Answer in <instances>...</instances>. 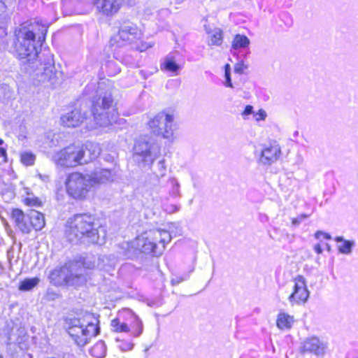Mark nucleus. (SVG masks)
<instances>
[{
    "label": "nucleus",
    "instance_id": "f3484780",
    "mask_svg": "<svg viewBox=\"0 0 358 358\" xmlns=\"http://www.w3.org/2000/svg\"><path fill=\"white\" fill-rule=\"evenodd\" d=\"M85 115L79 109H74L61 117V123L66 127H77L84 121Z\"/></svg>",
    "mask_w": 358,
    "mask_h": 358
},
{
    "label": "nucleus",
    "instance_id": "37998d69",
    "mask_svg": "<svg viewBox=\"0 0 358 358\" xmlns=\"http://www.w3.org/2000/svg\"><path fill=\"white\" fill-rule=\"evenodd\" d=\"M259 115H260V117L262 120H264L266 116V112L263 110H259Z\"/></svg>",
    "mask_w": 358,
    "mask_h": 358
},
{
    "label": "nucleus",
    "instance_id": "72a5a7b5",
    "mask_svg": "<svg viewBox=\"0 0 358 358\" xmlns=\"http://www.w3.org/2000/svg\"><path fill=\"white\" fill-rule=\"evenodd\" d=\"M224 78L225 83L224 85L226 87L233 88L234 85L231 79V66L229 64H227L224 66Z\"/></svg>",
    "mask_w": 358,
    "mask_h": 358
},
{
    "label": "nucleus",
    "instance_id": "4468645a",
    "mask_svg": "<svg viewBox=\"0 0 358 358\" xmlns=\"http://www.w3.org/2000/svg\"><path fill=\"white\" fill-rule=\"evenodd\" d=\"M282 155L281 148L277 142L274 141L264 145L259 158V162L263 165H271L277 162Z\"/></svg>",
    "mask_w": 358,
    "mask_h": 358
},
{
    "label": "nucleus",
    "instance_id": "aec40b11",
    "mask_svg": "<svg viewBox=\"0 0 358 358\" xmlns=\"http://www.w3.org/2000/svg\"><path fill=\"white\" fill-rule=\"evenodd\" d=\"M83 147V164H87L90 161L95 159L101 152V149L98 144L94 143H87L85 147Z\"/></svg>",
    "mask_w": 358,
    "mask_h": 358
},
{
    "label": "nucleus",
    "instance_id": "2eb2a0df",
    "mask_svg": "<svg viewBox=\"0 0 358 358\" xmlns=\"http://www.w3.org/2000/svg\"><path fill=\"white\" fill-rule=\"evenodd\" d=\"M327 344L317 336H312L306 338L301 346L302 353H311L317 357L323 356L325 354Z\"/></svg>",
    "mask_w": 358,
    "mask_h": 358
},
{
    "label": "nucleus",
    "instance_id": "bb28decb",
    "mask_svg": "<svg viewBox=\"0 0 358 358\" xmlns=\"http://www.w3.org/2000/svg\"><path fill=\"white\" fill-rule=\"evenodd\" d=\"M294 322L293 317L285 313L280 314L277 320V326L281 329H289Z\"/></svg>",
    "mask_w": 358,
    "mask_h": 358
},
{
    "label": "nucleus",
    "instance_id": "6ab92c4d",
    "mask_svg": "<svg viewBox=\"0 0 358 358\" xmlns=\"http://www.w3.org/2000/svg\"><path fill=\"white\" fill-rule=\"evenodd\" d=\"M11 217L17 228L22 233L29 234L31 231V225L29 222V214L26 215L22 210L16 208L13 210Z\"/></svg>",
    "mask_w": 358,
    "mask_h": 358
},
{
    "label": "nucleus",
    "instance_id": "5701e85b",
    "mask_svg": "<svg viewBox=\"0 0 358 358\" xmlns=\"http://www.w3.org/2000/svg\"><path fill=\"white\" fill-rule=\"evenodd\" d=\"M205 30L207 33L210 34L206 25L204 26ZM210 39L209 45H220L222 43V31L219 28H215L211 32L210 36Z\"/></svg>",
    "mask_w": 358,
    "mask_h": 358
},
{
    "label": "nucleus",
    "instance_id": "1a4fd4ad",
    "mask_svg": "<svg viewBox=\"0 0 358 358\" xmlns=\"http://www.w3.org/2000/svg\"><path fill=\"white\" fill-rule=\"evenodd\" d=\"M68 194L75 199H83L92 187L88 174L75 172L69 175L66 181Z\"/></svg>",
    "mask_w": 358,
    "mask_h": 358
},
{
    "label": "nucleus",
    "instance_id": "2f4dec72",
    "mask_svg": "<svg viewBox=\"0 0 358 358\" xmlns=\"http://www.w3.org/2000/svg\"><path fill=\"white\" fill-rule=\"evenodd\" d=\"M20 160L23 164L31 166L34 164L36 156L31 152H24L20 155Z\"/></svg>",
    "mask_w": 358,
    "mask_h": 358
},
{
    "label": "nucleus",
    "instance_id": "09e8293b",
    "mask_svg": "<svg viewBox=\"0 0 358 358\" xmlns=\"http://www.w3.org/2000/svg\"><path fill=\"white\" fill-rule=\"evenodd\" d=\"M132 347H133V345L130 344L129 347V349L131 350L132 348Z\"/></svg>",
    "mask_w": 358,
    "mask_h": 358
},
{
    "label": "nucleus",
    "instance_id": "c03bdc74",
    "mask_svg": "<svg viewBox=\"0 0 358 358\" xmlns=\"http://www.w3.org/2000/svg\"><path fill=\"white\" fill-rule=\"evenodd\" d=\"M321 235H323V231H317L315 234V236L316 238H319L320 237Z\"/></svg>",
    "mask_w": 358,
    "mask_h": 358
},
{
    "label": "nucleus",
    "instance_id": "9b49d317",
    "mask_svg": "<svg viewBox=\"0 0 358 358\" xmlns=\"http://www.w3.org/2000/svg\"><path fill=\"white\" fill-rule=\"evenodd\" d=\"M83 147L74 144L60 150L52 156V160L57 165L65 167L83 164Z\"/></svg>",
    "mask_w": 358,
    "mask_h": 358
},
{
    "label": "nucleus",
    "instance_id": "a18cd8bd",
    "mask_svg": "<svg viewBox=\"0 0 358 358\" xmlns=\"http://www.w3.org/2000/svg\"><path fill=\"white\" fill-rule=\"evenodd\" d=\"M323 236H324V238L326 239H331V236L329 234H327V233L323 232Z\"/></svg>",
    "mask_w": 358,
    "mask_h": 358
},
{
    "label": "nucleus",
    "instance_id": "6e6552de",
    "mask_svg": "<svg viewBox=\"0 0 358 358\" xmlns=\"http://www.w3.org/2000/svg\"><path fill=\"white\" fill-rule=\"evenodd\" d=\"M100 329L97 324L89 322L84 326L80 320H73L68 328V334L75 343L80 347L85 346L90 340L99 333Z\"/></svg>",
    "mask_w": 358,
    "mask_h": 358
},
{
    "label": "nucleus",
    "instance_id": "ddd939ff",
    "mask_svg": "<svg viewBox=\"0 0 358 358\" xmlns=\"http://www.w3.org/2000/svg\"><path fill=\"white\" fill-rule=\"evenodd\" d=\"M310 292L308 290L305 278L303 275H298L294 278V291L289 295L288 300L293 306L294 304L305 303L309 297Z\"/></svg>",
    "mask_w": 358,
    "mask_h": 358
},
{
    "label": "nucleus",
    "instance_id": "f704fd0d",
    "mask_svg": "<svg viewBox=\"0 0 358 358\" xmlns=\"http://www.w3.org/2000/svg\"><path fill=\"white\" fill-rule=\"evenodd\" d=\"M157 169L159 171V175L157 176L164 177L166 174V166L164 159L160 160L157 163Z\"/></svg>",
    "mask_w": 358,
    "mask_h": 358
},
{
    "label": "nucleus",
    "instance_id": "ea45409f",
    "mask_svg": "<svg viewBox=\"0 0 358 358\" xmlns=\"http://www.w3.org/2000/svg\"><path fill=\"white\" fill-rule=\"evenodd\" d=\"M3 144L4 141L2 139H0V157L6 158V150L3 147Z\"/></svg>",
    "mask_w": 358,
    "mask_h": 358
},
{
    "label": "nucleus",
    "instance_id": "a19ab883",
    "mask_svg": "<svg viewBox=\"0 0 358 358\" xmlns=\"http://www.w3.org/2000/svg\"><path fill=\"white\" fill-rule=\"evenodd\" d=\"M253 113V107L250 105H248L245 106V110H243L242 115H248Z\"/></svg>",
    "mask_w": 358,
    "mask_h": 358
},
{
    "label": "nucleus",
    "instance_id": "dca6fc26",
    "mask_svg": "<svg viewBox=\"0 0 358 358\" xmlns=\"http://www.w3.org/2000/svg\"><path fill=\"white\" fill-rule=\"evenodd\" d=\"M122 1V0H93V3L99 11L108 15L119 10Z\"/></svg>",
    "mask_w": 358,
    "mask_h": 358
},
{
    "label": "nucleus",
    "instance_id": "e433bc0d",
    "mask_svg": "<svg viewBox=\"0 0 358 358\" xmlns=\"http://www.w3.org/2000/svg\"><path fill=\"white\" fill-rule=\"evenodd\" d=\"M308 217V215H306V214H301L299 216H298L297 217H295V218H293L292 219V225L294 226H298L299 224H300V223L303 220H305L306 218H307Z\"/></svg>",
    "mask_w": 358,
    "mask_h": 358
},
{
    "label": "nucleus",
    "instance_id": "20e7f679",
    "mask_svg": "<svg viewBox=\"0 0 358 358\" xmlns=\"http://www.w3.org/2000/svg\"><path fill=\"white\" fill-rule=\"evenodd\" d=\"M49 279L55 286H78L87 280L85 268L76 262L55 268L50 272Z\"/></svg>",
    "mask_w": 358,
    "mask_h": 358
},
{
    "label": "nucleus",
    "instance_id": "a211bd4d",
    "mask_svg": "<svg viewBox=\"0 0 358 358\" xmlns=\"http://www.w3.org/2000/svg\"><path fill=\"white\" fill-rule=\"evenodd\" d=\"M88 176L93 186L113 181L115 177V173L111 169H101L94 171L91 174H88Z\"/></svg>",
    "mask_w": 358,
    "mask_h": 358
},
{
    "label": "nucleus",
    "instance_id": "c756f323",
    "mask_svg": "<svg viewBox=\"0 0 358 358\" xmlns=\"http://www.w3.org/2000/svg\"><path fill=\"white\" fill-rule=\"evenodd\" d=\"M39 282L38 278H26L20 283L18 289L20 291H29L35 287Z\"/></svg>",
    "mask_w": 358,
    "mask_h": 358
},
{
    "label": "nucleus",
    "instance_id": "c9c22d12",
    "mask_svg": "<svg viewBox=\"0 0 358 358\" xmlns=\"http://www.w3.org/2000/svg\"><path fill=\"white\" fill-rule=\"evenodd\" d=\"M248 68L243 62H238L234 66V72L238 74H242L243 71Z\"/></svg>",
    "mask_w": 358,
    "mask_h": 358
},
{
    "label": "nucleus",
    "instance_id": "8fccbe9b",
    "mask_svg": "<svg viewBox=\"0 0 358 358\" xmlns=\"http://www.w3.org/2000/svg\"><path fill=\"white\" fill-rule=\"evenodd\" d=\"M0 358H3L1 355H0Z\"/></svg>",
    "mask_w": 358,
    "mask_h": 358
},
{
    "label": "nucleus",
    "instance_id": "cd10ccee",
    "mask_svg": "<svg viewBox=\"0 0 358 358\" xmlns=\"http://www.w3.org/2000/svg\"><path fill=\"white\" fill-rule=\"evenodd\" d=\"M169 194L172 197L180 196V184L176 178H169L167 180Z\"/></svg>",
    "mask_w": 358,
    "mask_h": 358
},
{
    "label": "nucleus",
    "instance_id": "423d86ee",
    "mask_svg": "<svg viewBox=\"0 0 358 358\" xmlns=\"http://www.w3.org/2000/svg\"><path fill=\"white\" fill-rule=\"evenodd\" d=\"M133 159L140 167H150L160 155V148L149 136H140L134 143Z\"/></svg>",
    "mask_w": 358,
    "mask_h": 358
},
{
    "label": "nucleus",
    "instance_id": "4c0bfd02",
    "mask_svg": "<svg viewBox=\"0 0 358 358\" xmlns=\"http://www.w3.org/2000/svg\"><path fill=\"white\" fill-rule=\"evenodd\" d=\"M7 35L6 28L4 24L3 18L0 21V38H3Z\"/></svg>",
    "mask_w": 358,
    "mask_h": 358
},
{
    "label": "nucleus",
    "instance_id": "b1692460",
    "mask_svg": "<svg viewBox=\"0 0 358 358\" xmlns=\"http://www.w3.org/2000/svg\"><path fill=\"white\" fill-rule=\"evenodd\" d=\"M250 39L245 35L236 34L231 43V48L234 50L245 48L250 45Z\"/></svg>",
    "mask_w": 358,
    "mask_h": 358
},
{
    "label": "nucleus",
    "instance_id": "0eeeda50",
    "mask_svg": "<svg viewBox=\"0 0 358 358\" xmlns=\"http://www.w3.org/2000/svg\"><path fill=\"white\" fill-rule=\"evenodd\" d=\"M147 125L153 135L162 137L169 142L173 141L176 125L173 115L164 111L159 112L150 118Z\"/></svg>",
    "mask_w": 358,
    "mask_h": 358
},
{
    "label": "nucleus",
    "instance_id": "473e14b6",
    "mask_svg": "<svg viewBox=\"0 0 358 358\" xmlns=\"http://www.w3.org/2000/svg\"><path fill=\"white\" fill-rule=\"evenodd\" d=\"M142 322L137 317H135L134 326L132 327V334L135 336H139L143 332Z\"/></svg>",
    "mask_w": 358,
    "mask_h": 358
},
{
    "label": "nucleus",
    "instance_id": "49530a36",
    "mask_svg": "<svg viewBox=\"0 0 358 358\" xmlns=\"http://www.w3.org/2000/svg\"><path fill=\"white\" fill-rule=\"evenodd\" d=\"M327 250L330 252L331 251V246L329 244H327Z\"/></svg>",
    "mask_w": 358,
    "mask_h": 358
},
{
    "label": "nucleus",
    "instance_id": "412c9836",
    "mask_svg": "<svg viewBox=\"0 0 358 358\" xmlns=\"http://www.w3.org/2000/svg\"><path fill=\"white\" fill-rule=\"evenodd\" d=\"M29 222L31 229L33 228L36 231L41 230L45 226L44 215L36 210H31L29 213Z\"/></svg>",
    "mask_w": 358,
    "mask_h": 358
},
{
    "label": "nucleus",
    "instance_id": "f8f14e48",
    "mask_svg": "<svg viewBox=\"0 0 358 358\" xmlns=\"http://www.w3.org/2000/svg\"><path fill=\"white\" fill-rule=\"evenodd\" d=\"M141 31L136 24L128 19H121L119 21L117 36L111 38L110 44L113 46L115 43H118L117 38H119L123 43H136L141 39Z\"/></svg>",
    "mask_w": 358,
    "mask_h": 358
},
{
    "label": "nucleus",
    "instance_id": "f03ea898",
    "mask_svg": "<svg viewBox=\"0 0 358 358\" xmlns=\"http://www.w3.org/2000/svg\"><path fill=\"white\" fill-rule=\"evenodd\" d=\"M95 217L87 213L77 214L68 222L66 231L69 241L76 243H88L102 244L104 241V233L102 237L99 232V226L95 222Z\"/></svg>",
    "mask_w": 358,
    "mask_h": 358
},
{
    "label": "nucleus",
    "instance_id": "58836bf2",
    "mask_svg": "<svg viewBox=\"0 0 358 358\" xmlns=\"http://www.w3.org/2000/svg\"><path fill=\"white\" fill-rule=\"evenodd\" d=\"M187 279L186 277H183V276H176V278H172L171 280V284L173 285H178L179 283H180L181 282Z\"/></svg>",
    "mask_w": 358,
    "mask_h": 358
},
{
    "label": "nucleus",
    "instance_id": "f257e3e1",
    "mask_svg": "<svg viewBox=\"0 0 358 358\" xmlns=\"http://www.w3.org/2000/svg\"><path fill=\"white\" fill-rule=\"evenodd\" d=\"M46 24H41L34 20L22 23L15 31L13 52L17 58L22 63H32L38 55L48 31Z\"/></svg>",
    "mask_w": 358,
    "mask_h": 358
},
{
    "label": "nucleus",
    "instance_id": "de8ad7c7",
    "mask_svg": "<svg viewBox=\"0 0 358 358\" xmlns=\"http://www.w3.org/2000/svg\"><path fill=\"white\" fill-rule=\"evenodd\" d=\"M177 3H180L182 1H183L184 0H175Z\"/></svg>",
    "mask_w": 358,
    "mask_h": 358
},
{
    "label": "nucleus",
    "instance_id": "a878e982",
    "mask_svg": "<svg viewBox=\"0 0 358 358\" xmlns=\"http://www.w3.org/2000/svg\"><path fill=\"white\" fill-rule=\"evenodd\" d=\"M90 354L96 358H102L106 354V347L103 341H99L90 350Z\"/></svg>",
    "mask_w": 358,
    "mask_h": 358
},
{
    "label": "nucleus",
    "instance_id": "c85d7f7f",
    "mask_svg": "<svg viewBox=\"0 0 358 358\" xmlns=\"http://www.w3.org/2000/svg\"><path fill=\"white\" fill-rule=\"evenodd\" d=\"M14 98L13 90L7 84L0 85V99L7 101Z\"/></svg>",
    "mask_w": 358,
    "mask_h": 358
},
{
    "label": "nucleus",
    "instance_id": "39448f33",
    "mask_svg": "<svg viewBox=\"0 0 358 358\" xmlns=\"http://www.w3.org/2000/svg\"><path fill=\"white\" fill-rule=\"evenodd\" d=\"M92 113L95 124L99 127H108L115 122L118 113L111 94L106 93L94 100Z\"/></svg>",
    "mask_w": 358,
    "mask_h": 358
},
{
    "label": "nucleus",
    "instance_id": "7c9ffc66",
    "mask_svg": "<svg viewBox=\"0 0 358 358\" xmlns=\"http://www.w3.org/2000/svg\"><path fill=\"white\" fill-rule=\"evenodd\" d=\"M111 327L114 331L116 332H128L129 327L124 322H120L118 318H115L111 321Z\"/></svg>",
    "mask_w": 358,
    "mask_h": 358
},
{
    "label": "nucleus",
    "instance_id": "7ed1b4c3",
    "mask_svg": "<svg viewBox=\"0 0 358 358\" xmlns=\"http://www.w3.org/2000/svg\"><path fill=\"white\" fill-rule=\"evenodd\" d=\"M171 241L170 233L164 229H152L138 236L134 246L141 252L152 256H161L165 245Z\"/></svg>",
    "mask_w": 358,
    "mask_h": 358
},
{
    "label": "nucleus",
    "instance_id": "9d476101",
    "mask_svg": "<svg viewBox=\"0 0 358 358\" xmlns=\"http://www.w3.org/2000/svg\"><path fill=\"white\" fill-rule=\"evenodd\" d=\"M41 56L39 66L35 71V79L38 83L53 86L59 79V73L55 66L53 56L49 52H43Z\"/></svg>",
    "mask_w": 358,
    "mask_h": 358
},
{
    "label": "nucleus",
    "instance_id": "79ce46f5",
    "mask_svg": "<svg viewBox=\"0 0 358 358\" xmlns=\"http://www.w3.org/2000/svg\"><path fill=\"white\" fill-rule=\"evenodd\" d=\"M314 250L317 254H321L322 252V249L320 244H316L314 246Z\"/></svg>",
    "mask_w": 358,
    "mask_h": 358
},
{
    "label": "nucleus",
    "instance_id": "4be33fe9",
    "mask_svg": "<svg viewBox=\"0 0 358 358\" xmlns=\"http://www.w3.org/2000/svg\"><path fill=\"white\" fill-rule=\"evenodd\" d=\"M162 65L166 71L173 73L175 75L178 74V72L180 69L179 64L176 63L174 57L172 55H168L164 59Z\"/></svg>",
    "mask_w": 358,
    "mask_h": 358
},
{
    "label": "nucleus",
    "instance_id": "393cba45",
    "mask_svg": "<svg viewBox=\"0 0 358 358\" xmlns=\"http://www.w3.org/2000/svg\"><path fill=\"white\" fill-rule=\"evenodd\" d=\"M336 242H343V245L338 247V251L342 254L349 255L352 252V248L355 245L354 241H345L343 236L335 238Z\"/></svg>",
    "mask_w": 358,
    "mask_h": 358
}]
</instances>
